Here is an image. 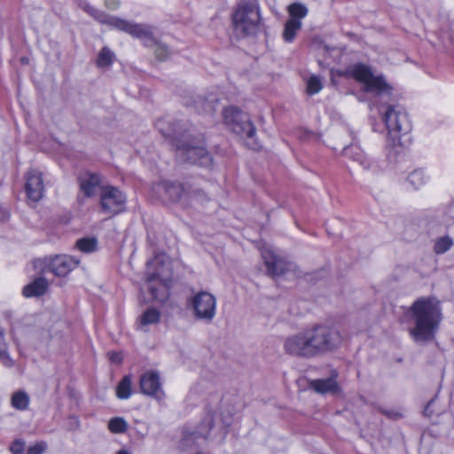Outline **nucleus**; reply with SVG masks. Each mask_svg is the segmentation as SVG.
Wrapping results in <instances>:
<instances>
[{
  "mask_svg": "<svg viewBox=\"0 0 454 454\" xmlns=\"http://www.w3.org/2000/svg\"><path fill=\"white\" fill-rule=\"evenodd\" d=\"M301 20L288 19L285 23L283 38L286 43H292L295 39L296 33L301 28Z\"/></svg>",
  "mask_w": 454,
  "mask_h": 454,
  "instance_id": "obj_26",
  "label": "nucleus"
},
{
  "mask_svg": "<svg viewBox=\"0 0 454 454\" xmlns=\"http://www.w3.org/2000/svg\"><path fill=\"white\" fill-rule=\"evenodd\" d=\"M100 207L103 212L117 215L125 210L127 196L118 187L105 185L100 192Z\"/></svg>",
  "mask_w": 454,
  "mask_h": 454,
  "instance_id": "obj_12",
  "label": "nucleus"
},
{
  "mask_svg": "<svg viewBox=\"0 0 454 454\" xmlns=\"http://www.w3.org/2000/svg\"><path fill=\"white\" fill-rule=\"evenodd\" d=\"M80 192L84 198H93L100 194L103 185L102 176L96 172L85 171L78 176Z\"/></svg>",
  "mask_w": 454,
  "mask_h": 454,
  "instance_id": "obj_16",
  "label": "nucleus"
},
{
  "mask_svg": "<svg viewBox=\"0 0 454 454\" xmlns=\"http://www.w3.org/2000/svg\"><path fill=\"white\" fill-rule=\"evenodd\" d=\"M114 59V53L108 48L103 47L97 59L98 67H106L112 65Z\"/></svg>",
  "mask_w": 454,
  "mask_h": 454,
  "instance_id": "obj_30",
  "label": "nucleus"
},
{
  "mask_svg": "<svg viewBox=\"0 0 454 454\" xmlns=\"http://www.w3.org/2000/svg\"><path fill=\"white\" fill-rule=\"evenodd\" d=\"M120 0H105V5L109 10H117L120 7Z\"/></svg>",
  "mask_w": 454,
  "mask_h": 454,
  "instance_id": "obj_41",
  "label": "nucleus"
},
{
  "mask_svg": "<svg viewBox=\"0 0 454 454\" xmlns=\"http://www.w3.org/2000/svg\"><path fill=\"white\" fill-rule=\"evenodd\" d=\"M399 320L414 342H429L442 320L441 302L434 296L419 297L410 306L403 307Z\"/></svg>",
  "mask_w": 454,
  "mask_h": 454,
  "instance_id": "obj_1",
  "label": "nucleus"
},
{
  "mask_svg": "<svg viewBox=\"0 0 454 454\" xmlns=\"http://www.w3.org/2000/svg\"><path fill=\"white\" fill-rule=\"evenodd\" d=\"M212 427L213 417L211 414H208L196 431L184 433V436L180 442L181 449L189 454H206L201 451H197L196 450L200 442L207 441L208 433Z\"/></svg>",
  "mask_w": 454,
  "mask_h": 454,
  "instance_id": "obj_11",
  "label": "nucleus"
},
{
  "mask_svg": "<svg viewBox=\"0 0 454 454\" xmlns=\"http://www.w3.org/2000/svg\"><path fill=\"white\" fill-rule=\"evenodd\" d=\"M236 118L240 119V109L236 106H228L223 109V118L225 125H227L231 130V126H233V121Z\"/></svg>",
  "mask_w": 454,
  "mask_h": 454,
  "instance_id": "obj_34",
  "label": "nucleus"
},
{
  "mask_svg": "<svg viewBox=\"0 0 454 454\" xmlns=\"http://www.w3.org/2000/svg\"><path fill=\"white\" fill-rule=\"evenodd\" d=\"M176 158L191 164H198L209 168L212 165V157L204 145V138L201 135L194 136L193 130L184 129L179 141L176 145Z\"/></svg>",
  "mask_w": 454,
  "mask_h": 454,
  "instance_id": "obj_3",
  "label": "nucleus"
},
{
  "mask_svg": "<svg viewBox=\"0 0 454 454\" xmlns=\"http://www.w3.org/2000/svg\"><path fill=\"white\" fill-rule=\"evenodd\" d=\"M453 245V240L449 236H443L436 239L434 251L437 254H442L446 253Z\"/></svg>",
  "mask_w": 454,
  "mask_h": 454,
  "instance_id": "obj_35",
  "label": "nucleus"
},
{
  "mask_svg": "<svg viewBox=\"0 0 454 454\" xmlns=\"http://www.w3.org/2000/svg\"><path fill=\"white\" fill-rule=\"evenodd\" d=\"M323 88L322 82L320 78L317 75H312L309 77L307 82V92L309 95H314L318 93Z\"/></svg>",
  "mask_w": 454,
  "mask_h": 454,
  "instance_id": "obj_37",
  "label": "nucleus"
},
{
  "mask_svg": "<svg viewBox=\"0 0 454 454\" xmlns=\"http://www.w3.org/2000/svg\"><path fill=\"white\" fill-rule=\"evenodd\" d=\"M48 289V281L44 278H37L23 287L22 294L27 298L43 295Z\"/></svg>",
  "mask_w": 454,
  "mask_h": 454,
  "instance_id": "obj_23",
  "label": "nucleus"
},
{
  "mask_svg": "<svg viewBox=\"0 0 454 454\" xmlns=\"http://www.w3.org/2000/svg\"><path fill=\"white\" fill-rule=\"evenodd\" d=\"M26 192L27 198L32 201H39L43 195V181L42 174L36 170H31L27 174Z\"/></svg>",
  "mask_w": 454,
  "mask_h": 454,
  "instance_id": "obj_19",
  "label": "nucleus"
},
{
  "mask_svg": "<svg viewBox=\"0 0 454 454\" xmlns=\"http://www.w3.org/2000/svg\"><path fill=\"white\" fill-rule=\"evenodd\" d=\"M343 153L345 156L353 159L356 161L360 162L361 165L364 166V168L372 169L373 163L371 160L367 159L366 156L363 153L362 150L356 145H349L344 148Z\"/></svg>",
  "mask_w": 454,
  "mask_h": 454,
  "instance_id": "obj_25",
  "label": "nucleus"
},
{
  "mask_svg": "<svg viewBox=\"0 0 454 454\" xmlns=\"http://www.w3.org/2000/svg\"><path fill=\"white\" fill-rule=\"evenodd\" d=\"M346 75L354 78L364 86L366 92L374 93L375 98H390L392 87L387 82L383 75H374L371 68L364 64H356L346 70Z\"/></svg>",
  "mask_w": 454,
  "mask_h": 454,
  "instance_id": "obj_5",
  "label": "nucleus"
},
{
  "mask_svg": "<svg viewBox=\"0 0 454 454\" xmlns=\"http://www.w3.org/2000/svg\"><path fill=\"white\" fill-rule=\"evenodd\" d=\"M116 454H130V452L127 450H120L119 451L116 452Z\"/></svg>",
  "mask_w": 454,
  "mask_h": 454,
  "instance_id": "obj_43",
  "label": "nucleus"
},
{
  "mask_svg": "<svg viewBox=\"0 0 454 454\" xmlns=\"http://www.w3.org/2000/svg\"><path fill=\"white\" fill-rule=\"evenodd\" d=\"M108 356H109V359L114 362V363H116V364H119L121 362L122 360V356L121 353H117V352H109L108 353Z\"/></svg>",
  "mask_w": 454,
  "mask_h": 454,
  "instance_id": "obj_42",
  "label": "nucleus"
},
{
  "mask_svg": "<svg viewBox=\"0 0 454 454\" xmlns=\"http://www.w3.org/2000/svg\"><path fill=\"white\" fill-rule=\"evenodd\" d=\"M140 390L145 395L153 397L158 401L164 399L165 393L163 391L160 374L155 371H148L140 377Z\"/></svg>",
  "mask_w": 454,
  "mask_h": 454,
  "instance_id": "obj_14",
  "label": "nucleus"
},
{
  "mask_svg": "<svg viewBox=\"0 0 454 454\" xmlns=\"http://www.w3.org/2000/svg\"><path fill=\"white\" fill-rule=\"evenodd\" d=\"M284 349L288 355L295 357H315L307 330L287 337L284 341Z\"/></svg>",
  "mask_w": 454,
  "mask_h": 454,
  "instance_id": "obj_13",
  "label": "nucleus"
},
{
  "mask_svg": "<svg viewBox=\"0 0 454 454\" xmlns=\"http://www.w3.org/2000/svg\"><path fill=\"white\" fill-rule=\"evenodd\" d=\"M383 121L387 129L388 138L394 146L399 145L401 137L408 134L411 129L407 114L400 106H388L383 115Z\"/></svg>",
  "mask_w": 454,
  "mask_h": 454,
  "instance_id": "obj_8",
  "label": "nucleus"
},
{
  "mask_svg": "<svg viewBox=\"0 0 454 454\" xmlns=\"http://www.w3.org/2000/svg\"><path fill=\"white\" fill-rule=\"evenodd\" d=\"M153 268L156 269L153 272H148L146 278L150 299L154 301L164 302L169 295L167 282L170 271L168 265L165 263L163 254L156 255L153 260L147 262L148 270Z\"/></svg>",
  "mask_w": 454,
  "mask_h": 454,
  "instance_id": "obj_4",
  "label": "nucleus"
},
{
  "mask_svg": "<svg viewBox=\"0 0 454 454\" xmlns=\"http://www.w3.org/2000/svg\"><path fill=\"white\" fill-rule=\"evenodd\" d=\"M153 191L163 200L176 202L181 199L184 190L181 184L162 181L153 186Z\"/></svg>",
  "mask_w": 454,
  "mask_h": 454,
  "instance_id": "obj_20",
  "label": "nucleus"
},
{
  "mask_svg": "<svg viewBox=\"0 0 454 454\" xmlns=\"http://www.w3.org/2000/svg\"><path fill=\"white\" fill-rule=\"evenodd\" d=\"M108 429L114 434H123L128 429V423L121 417H114L109 420Z\"/></svg>",
  "mask_w": 454,
  "mask_h": 454,
  "instance_id": "obj_32",
  "label": "nucleus"
},
{
  "mask_svg": "<svg viewBox=\"0 0 454 454\" xmlns=\"http://www.w3.org/2000/svg\"><path fill=\"white\" fill-rule=\"evenodd\" d=\"M262 256L264 261L268 274L270 276H281L292 268L291 262L278 257L270 249H263L262 251Z\"/></svg>",
  "mask_w": 454,
  "mask_h": 454,
  "instance_id": "obj_17",
  "label": "nucleus"
},
{
  "mask_svg": "<svg viewBox=\"0 0 454 454\" xmlns=\"http://www.w3.org/2000/svg\"><path fill=\"white\" fill-rule=\"evenodd\" d=\"M30 398L28 395L22 390L14 392L12 395V406L19 411H25L29 405Z\"/></svg>",
  "mask_w": 454,
  "mask_h": 454,
  "instance_id": "obj_28",
  "label": "nucleus"
},
{
  "mask_svg": "<svg viewBox=\"0 0 454 454\" xmlns=\"http://www.w3.org/2000/svg\"><path fill=\"white\" fill-rule=\"evenodd\" d=\"M77 4L82 11L94 18L99 23L108 25L114 29L125 32L134 37L143 39L146 42V44L154 43L152 29L148 26L133 23L127 20L109 15L92 6L87 0H78Z\"/></svg>",
  "mask_w": 454,
  "mask_h": 454,
  "instance_id": "obj_2",
  "label": "nucleus"
},
{
  "mask_svg": "<svg viewBox=\"0 0 454 454\" xmlns=\"http://www.w3.org/2000/svg\"><path fill=\"white\" fill-rule=\"evenodd\" d=\"M80 260L67 254H59L50 258H39L34 261V268L42 272H51L58 277H65L78 267Z\"/></svg>",
  "mask_w": 454,
  "mask_h": 454,
  "instance_id": "obj_9",
  "label": "nucleus"
},
{
  "mask_svg": "<svg viewBox=\"0 0 454 454\" xmlns=\"http://www.w3.org/2000/svg\"><path fill=\"white\" fill-rule=\"evenodd\" d=\"M309 386L319 394H335L339 390V385L333 378L314 380L310 381Z\"/></svg>",
  "mask_w": 454,
  "mask_h": 454,
  "instance_id": "obj_24",
  "label": "nucleus"
},
{
  "mask_svg": "<svg viewBox=\"0 0 454 454\" xmlns=\"http://www.w3.org/2000/svg\"><path fill=\"white\" fill-rule=\"evenodd\" d=\"M25 442L22 440H15L11 447L10 450L12 454H24Z\"/></svg>",
  "mask_w": 454,
  "mask_h": 454,
  "instance_id": "obj_40",
  "label": "nucleus"
},
{
  "mask_svg": "<svg viewBox=\"0 0 454 454\" xmlns=\"http://www.w3.org/2000/svg\"><path fill=\"white\" fill-rule=\"evenodd\" d=\"M433 402H434V399L430 400V402L428 403L427 406H429ZM427 408H428V407H427L425 411H427Z\"/></svg>",
  "mask_w": 454,
  "mask_h": 454,
  "instance_id": "obj_44",
  "label": "nucleus"
},
{
  "mask_svg": "<svg viewBox=\"0 0 454 454\" xmlns=\"http://www.w3.org/2000/svg\"><path fill=\"white\" fill-rule=\"evenodd\" d=\"M47 449V444L44 442H36L27 449V454H43Z\"/></svg>",
  "mask_w": 454,
  "mask_h": 454,
  "instance_id": "obj_39",
  "label": "nucleus"
},
{
  "mask_svg": "<svg viewBox=\"0 0 454 454\" xmlns=\"http://www.w3.org/2000/svg\"><path fill=\"white\" fill-rule=\"evenodd\" d=\"M218 102V96L215 93H209L206 97L198 96L193 101V107L199 113L212 114L215 111Z\"/></svg>",
  "mask_w": 454,
  "mask_h": 454,
  "instance_id": "obj_22",
  "label": "nucleus"
},
{
  "mask_svg": "<svg viewBox=\"0 0 454 454\" xmlns=\"http://www.w3.org/2000/svg\"><path fill=\"white\" fill-rule=\"evenodd\" d=\"M288 13L290 19H301L305 18L308 14V8L301 3H294L288 6Z\"/></svg>",
  "mask_w": 454,
  "mask_h": 454,
  "instance_id": "obj_33",
  "label": "nucleus"
},
{
  "mask_svg": "<svg viewBox=\"0 0 454 454\" xmlns=\"http://www.w3.org/2000/svg\"><path fill=\"white\" fill-rule=\"evenodd\" d=\"M261 20L256 0H241L232 14V24L236 31L243 35L254 34Z\"/></svg>",
  "mask_w": 454,
  "mask_h": 454,
  "instance_id": "obj_7",
  "label": "nucleus"
},
{
  "mask_svg": "<svg viewBox=\"0 0 454 454\" xmlns=\"http://www.w3.org/2000/svg\"><path fill=\"white\" fill-rule=\"evenodd\" d=\"M239 119V118L235 117L233 126H231V131L238 135L246 137V145L247 147L253 150L259 149L260 145L254 139L256 129L248 115L240 110V120Z\"/></svg>",
  "mask_w": 454,
  "mask_h": 454,
  "instance_id": "obj_15",
  "label": "nucleus"
},
{
  "mask_svg": "<svg viewBox=\"0 0 454 454\" xmlns=\"http://www.w3.org/2000/svg\"><path fill=\"white\" fill-rule=\"evenodd\" d=\"M427 181V177L422 169H416L411 172L407 177V183L414 189L418 190Z\"/></svg>",
  "mask_w": 454,
  "mask_h": 454,
  "instance_id": "obj_29",
  "label": "nucleus"
},
{
  "mask_svg": "<svg viewBox=\"0 0 454 454\" xmlns=\"http://www.w3.org/2000/svg\"><path fill=\"white\" fill-rule=\"evenodd\" d=\"M132 395V379L130 375L124 376L116 387V396L121 400H127Z\"/></svg>",
  "mask_w": 454,
  "mask_h": 454,
  "instance_id": "obj_27",
  "label": "nucleus"
},
{
  "mask_svg": "<svg viewBox=\"0 0 454 454\" xmlns=\"http://www.w3.org/2000/svg\"><path fill=\"white\" fill-rule=\"evenodd\" d=\"M161 314L160 310L155 308H148L145 309L137 322V328L144 333L149 331L150 327L156 325L160 321Z\"/></svg>",
  "mask_w": 454,
  "mask_h": 454,
  "instance_id": "obj_21",
  "label": "nucleus"
},
{
  "mask_svg": "<svg viewBox=\"0 0 454 454\" xmlns=\"http://www.w3.org/2000/svg\"><path fill=\"white\" fill-rule=\"evenodd\" d=\"M306 330L315 357L335 350L342 341L340 332L333 326L316 325Z\"/></svg>",
  "mask_w": 454,
  "mask_h": 454,
  "instance_id": "obj_6",
  "label": "nucleus"
},
{
  "mask_svg": "<svg viewBox=\"0 0 454 454\" xmlns=\"http://www.w3.org/2000/svg\"><path fill=\"white\" fill-rule=\"evenodd\" d=\"M187 305L192 309L197 320L209 324L215 317L216 299L208 292L201 291L194 294L189 300Z\"/></svg>",
  "mask_w": 454,
  "mask_h": 454,
  "instance_id": "obj_10",
  "label": "nucleus"
},
{
  "mask_svg": "<svg viewBox=\"0 0 454 454\" xmlns=\"http://www.w3.org/2000/svg\"><path fill=\"white\" fill-rule=\"evenodd\" d=\"M75 247L83 253H92L97 249L98 241L95 238H82L76 241Z\"/></svg>",
  "mask_w": 454,
  "mask_h": 454,
  "instance_id": "obj_31",
  "label": "nucleus"
},
{
  "mask_svg": "<svg viewBox=\"0 0 454 454\" xmlns=\"http://www.w3.org/2000/svg\"><path fill=\"white\" fill-rule=\"evenodd\" d=\"M155 56L160 60H166L170 55L168 48L161 43H157L154 50Z\"/></svg>",
  "mask_w": 454,
  "mask_h": 454,
  "instance_id": "obj_38",
  "label": "nucleus"
},
{
  "mask_svg": "<svg viewBox=\"0 0 454 454\" xmlns=\"http://www.w3.org/2000/svg\"><path fill=\"white\" fill-rule=\"evenodd\" d=\"M0 361L6 367H12L14 364L13 360L10 357L7 353L6 345L4 342V331L0 329Z\"/></svg>",
  "mask_w": 454,
  "mask_h": 454,
  "instance_id": "obj_36",
  "label": "nucleus"
},
{
  "mask_svg": "<svg viewBox=\"0 0 454 454\" xmlns=\"http://www.w3.org/2000/svg\"><path fill=\"white\" fill-rule=\"evenodd\" d=\"M155 127L159 132L167 139H168L175 146L177 141L184 135L183 128L178 122L169 118H160L155 122Z\"/></svg>",
  "mask_w": 454,
  "mask_h": 454,
  "instance_id": "obj_18",
  "label": "nucleus"
}]
</instances>
